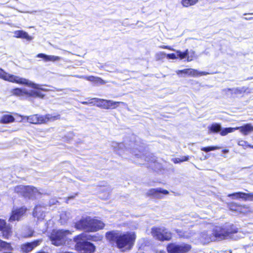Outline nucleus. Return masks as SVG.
<instances>
[{"mask_svg":"<svg viewBox=\"0 0 253 253\" xmlns=\"http://www.w3.org/2000/svg\"><path fill=\"white\" fill-rule=\"evenodd\" d=\"M107 239L110 242H115L117 247L122 251L129 250L133 246L136 235L134 232H127L124 234H119L114 231L107 232Z\"/></svg>","mask_w":253,"mask_h":253,"instance_id":"nucleus-1","label":"nucleus"},{"mask_svg":"<svg viewBox=\"0 0 253 253\" xmlns=\"http://www.w3.org/2000/svg\"><path fill=\"white\" fill-rule=\"evenodd\" d=\"M237 232V228L231 227L229 229L226 227L215 226L212 230L202 232L201 236L205 242L209 243L217 240H223L230 237L231 234Z\"/></svg>","mask_w":253,"mask_h":253,"instance_id":"nucleus-2","label":"nucleus"},{"mask_svg":"<svg viewBox=\"0 0 253 253\" xmlns=\"http://www.w3.org/2000/svg\"><path fill=\"white\" fill-rule=\"evenodd\" d=\"M104 226V224L102 221L89 216L82 218L75 225L76 229L87 232H95L102 229Z\"/></svg>","mask_w":253,"mask_h":253,"instance_id":"nucleus-3","label":"nucleus"},{"mask_svg":"<svg viewBox=\"0 0 253 253\" xmlns=\"http://www.w3.org/2000/svg\"><path fill=\"white\" fill-rule=\"evenodd\" d=\"M20 117L21 120L20 122L26 121L33 124H42L58 120L60 119V115L53 116L51 114L45 115L35 114L29 116H20Z\"/></svg>","mask_w":253,"mask_h":253,"instance_id":"nucleus-4","label":"nucleus"},{"mask_svg":"<svg viewBox=\"0 0 253 253\" xmlns=\"http://www.w3.org/2000/svg\"><path fill=\"white\" fill-rule=\"evenodd\" d=\"M0 79L18 84L26 85L31 87H38V85L25 78L9 74L0 68Z\"/></svg>","mask_w":253,"mask_h":253,"instance_id":"nucleus-5","label":"nucleus"},{"mask_svg":"<svg viewBox=\"0 0 253 253\" xmlns=\"http://www.w3.org/2000/svg\"><path fill=\"white\" fill-rule=\"evenodd\" d=\"M85 236L82 234L76 236L74 240L76 243V248L82 253H93L95 250L94 245L89 242L85 241Z\"/></svg>","mask_w":253,"mask_h":253,"instance_id":"nucleus-6","label":"nucleus"},{"mask_svg":"<svg viewBox=\"0 0 253 253\" xmlns=\"http://www.w3.org/2000/svg\"><path fill=\"white\" fill-rule=\"evenodd\" d=\"M71 234L68 230H53L51 233L50 239L53 245L56 246L63 245L67 240V237Z\"/></svg>","mask_w":253,"mask_h":253,"instance_id":"nucleus-7","label":"nucleus"},{"mask_svg":"<svg viewBox=\"0 0 253 253\" xmlns=\"http://www.w3.org/2000/svg\"><path fill=\"white\" fill-rule=\"evenodd\" d=\"M167 251L169 253H185L189 252L191 247L185 244H177L176 243L169 244L167 246Z\"/></svg>","mask_w":253,"mask_h":253,"instance_id":"nucleus-8","label":"nucleus"},{"mask_svg":"<svg viewBox=\"0 0 253 253\" xmlns=\"http://www.w3.org/2000/svg\"><path fill=\"white\" fill-rule=\"evenodd\" d=\"M151 233L154 238L160 241H168L171 238V233L164 227L153 228L152 229Z\"/></svg>","mask_w":253,"mask_h":253,"instance_id":"nucleus-9","label":"nucleus"},{"mask_svg":"<svg viewBox=\"0 0 253 253\" xmlns=\"http://www.w3.org/2000/svg\"><path fill=\"white\" fill-rule=\"evenodd\" d=\"M42 239L35 240L32 242H28L21 245L20 249L22 253H29L34 249L41 244Z\"/></svg>","mask_w":253,"mask_h":253,"instance_id":"nucleus-10","label":"nucleus"},{"mask_svg":"<svg viewBox=\"0 0 253 253\" xmlns=\"http://www.w3.org/2000/svg\"><path fill=\"white\" fill-rule=\"evenodd\" d=\"M168 194V191L160 188L151 189L147 192L148 196H151L157 199H162L163 198L164 195H167Z\"/></svg>","mask_w":253,"mask_h":253,"instance_id":"nucleus-11","label":"nucleus"},{"mask_svg":"<svg viewBox=\"0 0 253 253\" xmlns=\"http://www.w3.org/2000/svg\"><path fill=\"white\" fill-rule=\"evenodd\" d=\"M176 73L178 75L181 73H182L192 77H197L199 76H204L209 74V73L208 72H199L197 70L191 68L185 69L182 70H178L176 71Z\"/></svg>","mask_w":253,"mask_h":253,"instance_id":"nucleus-12","label":"nucleus"},{"mask_svg":"<svg viewBox=\"0 0 253 253\" xmlns=\"http://www.w3.org/2000/svg\"><path fill=\"white\" fill-rule=\"evenodd\" d=\"M228 197L232 199H242L245 201H253V193H245L243 192H236L228 195Z\"/></svg>","mask_w":253,"mask_h":253,"instance_id":"nucleus-13","label":"nucleus"},{"mask_svg":"<svg viewBox=\"0 0 253 253\" xmlns=\"http://www.w3.org/2000/svg\"><path fill=\"white\" fill-rule=\"evenodd\" d=\"M26 211V209L24 207L13 210L9 220L10 222L19 220L21 217L25 214Z\"/></svg>","mask_w":253,"mask_h":253,"instance_id":"nucleus-14","label":"nucleus"},{"mask_svg":"<svg viewBox=\"0 0 253 253\" xmlns=\"http://www.w3.org/2000/svg\"><path fill=\"white\" fill-rule=\"evenodd\" d=\"M112 147L114 149L115 151L117 152L119 155H122L123 152L125 151H130L131 153L134 152L131 150V148L125 146L124 143H118L113 142L112 144Z\"/></svg>","mask_w":253,"mask_h":253,"instance_id":"nucleus-15","label":"nucleus"},{"mask_svg":"<svg viewBox=\"0 0 253 253\" xmlns=\"http://www.w3.org/2000/svg\"><path fill=\"white\" fill-rule=\"evenodd\" d=\"M0 230L2 231V236L5 239H8L10 235L11 228L6 224L4 220L0 219Z\"/></svg>","mask_w":253,"mask_h":253,"instance_id":"nucleus-16","label":"nucleus"},{"mask_svg":"<svg viewBox=\"0 0 253 253\" xmlns=\"http://www.w3.org/2000/svg\"><path fill=\"white\" fill-rule=\"evenodd\" d=\"M45 208L44 206L37 205L34 209L33 215L38 219H43L45 216Z\"/></svg>","mask_w":253,"mask_h":253,"instance_id":"nucleus-17","label":"nucleus"},{"mask_svg":"<svg viewBox=\"0 0 253 253\" xmlns=\"http://www.w3.org/2000/svg\"><path fill=\"white\" fill-rule=\"evenodd\" d=\"M26 187L27 188L26 190L25 191L23 196L25 197L31 198L33 197H36L40 194V192H39L38 190L33 186H26Z\"/></svg>","mask_w":253,"mask_h":253,"instance_id":"nucleus-18","label":"nucleus"},{"mask_svg":"<svg viewBox=\"0 0 253 253\" xmlns=\"http://www.w3.org/2000/svg\"><path fill=\"white\" fill-rule=\"evenodd\" d=\"M26 187L27 188L26 190L25 191L23 196L25 197L31 198L33 197H36L40 194V192H39L38 190L33 186H26Z\"/></svg>","mask_w":253,"mask_h":253,"instance_id":"nucleus-19","label":"nucleus"},{"mask_svg":"<svg viewBox=\"0 0 253 253\" xmlns=\"http://www.w3.org/2000/svg\"><path fill=\"white\" fill-rule=\"evenodd\" d=\"M37 85H38V87H34L35 89H37V90H31L29 92V96H33V97H38L40 98H42L44 95L43 94L40 90L45 91H48L49 89L46 88H42L41 87V85L37 84ZM34 88V87H32Z\"/></svg>","mask_w":253,"mask_h":253,"instance_id":"nucleus-20","label":"nucleus"},{"mask_svg":"<svg viewBox=\"0 0 253 253\" xmlns=\"http://www.w3.org/2000/svg\"><path fill=\"white\" fill-rule=\"evenodd\" d=\"M236 130L239 129L244 135H247L253 132V126L251 124H247L240 127H236Z\"/></svg>","mask_w":253,"mask_h":253,"instance_id":"nucleus-21","label":"nucleus"},{"mask_svg":"<svg viewBox=\"0 0 253 253\" xmlns=\"http://www.w3.org/2000/svg\"><path fill=\"white\" fill-rule=\"evenodd\" d=\"M38 58H42L45 62L48 61H56L60 59V57L54 55H47L43 53H39L37 55Z\"/></svg>","mask_w":253,"mask_h":253,"instance_id":"nucleus-22","label":"nucleus"},{"mask_svg":"<svg viewBox=\"0 0 253 253\" xmlns=\"http://www.w3.org/2000/svg\"><path fill=\"white\" fill-rule=\"evenodd\" d=\"M14 36L17 38L24 39L29 41L33 39V38L30 36L27 32L22 30L15 31L14 32Z\"/></svg>","mask_w":253,"mask_h":253,"instance_id":"nucleus-23","label":"nucleus"},{"mask_svg":"<svg viewBox=\"0 0 253 253\" xmlns=\"http://www.w3.org/2000/svg\"><path fill=\"white\" fill-rule=\"evenodd\" d=\"M77 77L78 78H84V79H85L87 81L99 83L102 84H105V82L103 80H102L101 78H100L99 77H96L94 76H88V77L77 76Z\"/></svg>","mask_w":253,"mask_h":253,"instance_id":"nucleus-24","label":"nucleus"},{"mask_svg":"<svg viewBox=\"0 0 253 253\" xmlns=\"http://www.w3.org/2000/svg\"><path fill=\"white\" fill-rule=\"evenodd\" d=\"M209 133H217L221 130V126L220 124L217 123L212 124L211 126H208Z\"/></svg>","mask_w":253,"mask_h":253,"instance_id":"nucleus-25","label":"nucleus"},{"mask_svg":"<svg viewBox=\"0 0 253 253\" xmlns=\"http://www.w3.org/2000/svg\"><path fill=\"white\" fill-rule=\"evenodd\" d=\"M107 100H108L96 98L95 105L98 107L106 109Z\"/></svg>","mask_w":253,"mask_h":253,"instance_id":"nucleus-26","label":"nucleus"},{"mask_svg":"<svg viewBox=\"0 0 253 253\" xmlns=\"http://www.w3.org/2000/svg\"><path fill=\"white\" fill-rule=\"evenodd\" d=\"M12 93L14 95L19 96H24L26 95L29 96V92L25 89L15 88L13 90Z\"/></svg>","mask_w":253,"mask_h":253,"instance_id":"nucleus-27","label":"nucleus"},{"mask_svg":"<svg viewBox=\"0 0 253 253\" xmlns=\"http://www.w3.org/2000/svg\"><path fill=\"white\" fill-rule=\"evenodd\" d=\"M120 104H124V103L123 102H117L111 100H108L106 109H115Z\"/></svg>","mask_w":253,"mask_h":253,"instance_id":"nucleus-28","label":"nucleus"},{"mask_svg":"<svg viewBox=\"0 0 253 253\" xmlns=\"http://www.w3.org/2000/svg\"><path fill=\"white\" fill-rule=\"evenodd\" d=\"M15 120L14 118L10 115H3L0 120V122L3 124H8L13 122Z\"/></svg>","mask_w":253,"mask_h":253,"instance_id":"nucleus-29","label":"nucleus"},{"mask_svg":"<svg viewBox=\"0 0 253 253\" xmlns=\"http://www.w3.org/2000/svg\"><path fill=\"white\" fill-rule=\"evenodd\" d=\"M198 1V0H181V3L184 7H188L195 5Z\"/></svg>","mask_w":253,"mask_h":253,"instance_id":"nucleus-30","label":"nucleus"},{"mask_svg":"<svg viewBox=\"0 0 253 253\" xmlns=\"http://www.w3.org/2000/svg\"><path fill=\"white\" fill-rule=\"evenodd\" d=\"M70 218V213L66 211H63L60 215V221L62 224L65 223Z\"/></svg>","mask_w":253,"mask_h":253,"instance_id":"nucleus-31","label":"nucleus"},{"mask_svg":"<svg viewBox=\"0 0 253 253\" xmlns=\"http://www.w3.org/2000/svg\"><path fill=\"white\" fill-rule=\"evenodd\" d=\"M222 91L226 94H228V92H230V94H233V93L238 94L239 92V89L237 88H227L223 89Z\"/></svg>","mask_w":253,"mask_h":253,"instance_id":"nucleus-32","label":"nucleus"},{"mask_svg":"<svg viewBox=\"0 0 253 253\" xmlns=\"http://www.w3.org/2000/svg\"><path fill=\"white\" fill-rule=\"evenodd\" d=\"M236 130V127H227L225 128L224 129L221 128V130H220V134L222 136H225L227 135L228 133L232 132Z\"/></svg>","mask_w":253,"mask_h":253,"instance_id":"nucleus-33","label":"nucleus"},{"mask_svg":"<svg viewBox=\"0 0 253 253\" xmlns=\"http://www.w3.org/2000/svg\"><path fill=\"white\" fill-rule=\"evenodd\" d=\"M0 247L6 251H10L12 250V248L9 243L1 240H0Z\"/></svg>","mask_w":253,"mask_h":253,"instance_id":"nucleus-34","label":"nucleus"},{"mask_svg":"<svg viewBox=\"0 0 253 253\" xmlns=\"http://www.w3.org/2000/svg\"><path fill=\"white\" fill-rule=\"evenodd\" d=\"M26 186L19 185L15 187L14 190L15 192L24 196V192L26 190Z\"/></svg>","mask_w":253,"mask_h":253,"instance_id":"nucleus-35","label":"nucleus"},{"mask_svg":"<svg viewBox=\"0 0 253 253\" xmlns=\"http://www.w3.org/2000/svg\"><path fill=\"white\" fill-rule=\"evenodd\" d=\"M189 160L188 156H181L180 158H175L172 159V161L174 163H179L185 161H187Z\"/></svg>","mask_w":253,"mask_h":253,"instance_id":"nucleus-36","label":"nucleus"},{"mask_svg":"<svg viewBox=\"0 0 253 253\" xmlns=\"http://www.w3.org/2000/svg\"><path fill=\"white\" fill-rule=\"evenodd\" d=\"M177 56L179 57L180 59H183L185 58H187L188 55V50L186 49L184 52L180 51V50L176 51Z\"/></svg>","mask_w":253,"mask_h":253,"instance_id":"nucleus-37","label":"nucleus"},{"mask_svg":"<svg viewBox=\"0 0 253 253\" xmlns=\"http://www.w3.org/2000/svg\"><path fill=\"white\" fill-rule=\"evenodd\" d=\"M220 148V147L218 146H209L207 147H202L201 148V150L205 151L206 152H208L211 151H213L217 149H219Z\"/></svg>","mask_w":253,"mask_h":253,"instance_id":"nucleus-38","label":"nucleus"},{"mask_svg":"<svg viewBox=\"0 0 253 253\" xmlns=\"http://www.w3.org/2000/svg\"><path fill=\"white\" fill-rule=\"evenodd\" d=\"M195 57V52L192 50H188V55L187 56V61L188 62L191 61Z\"/></svg>","mask_w":253,"mask_h":253,"instance_id":"nucleus-39","label":"nucleus"},{"mask_svg":"<svg viewBox=\"0 0 253 253\" xmlns=\"http://www.w3.org/2000/svg\"><path fill=\"white\" fill-rule=\"evenodd\" d=\"M162 56H166L167 58L168 59H174L176 58V55L174 53H170V54H166L164 52H161L159 53Z\"/></svg>","mask_w":253,"mask_h":253,"instance_id":"nucleus-40","label":"nucleus"},{"mask_svg":"<svg viewBox=\"0 0 253 253\" xmlns=\"http://www.w3.org/2000/svg\"><path fill=\"white\" fill-rule=\"evenodd\" d=\"M96 98L90 99L88 101H83L81 103L84 105L93 104L95 105Z\"/></svg>","mask_w":253,"mask_h":253,"instance_id":"nucleus-41","label":"nucleus"},{"mask_svg":"<svg viewBox=\"0 0 253 253\" xmlns=\"http://www.w3.org/2000/svg\"><path fill=\"white\" fill-rule=\"evenodd\" d=\"M102 239V237L100 236H89V237L87 238V239L93 241H100Z\"/></svg>","mask_w":253,"mask_h":253,"instance_id":"nucleus-42","label":"nucleus"},{"mask_svg":"<svg viewBox=\"0 0 253 253\" xmlns=\"http://www.w3.org/2000/svg\"><path fill=\"white\" fill-rule=\"evenodd\" d=\"M177 233L181 238H189L190 237V235L186 234L185 233H184L181 231L177 230Z\"/></svg>","mask_w":253,"mask_h":253,"instance_id":"nucleus-43","label":"nucleus"},{"mask_svg":"<svg viewBox=\"0 0 253 253\" xmlns=\"http://www.w3.org/2000/svg\"><path fill=\"white\" fill-rule=\"evenodd\" d=\"M238 144L241 146H249L248 144V142L247 141L241 140H239L238 142Z\"/></svg>","mask_w":253,"mask_h":253,"instance_id":"nucleus-44","label":"nucleus"},{"mask_svg":"<svg viewBox=\"0 0 253 253\" xmlns=\"http://www.w3.org/2000/svg\"><path fill=\"white\" fill-rule=\"evenodd\" d=\"M29 232H30V233L28 234V235H25L24 236L25 237H27V238L31 237L33 236L34 231L31 229H30Z\"/></svg>","mask_w":253,"mask_h":253,"instance_id":"nucleus-45","label":"nucleus"},{"mask_svg":"<svg viewBox=\"0 0 253 253\" xmlns=\"http://www.w3.org/2000/svg\"><path fill=\"white\" fill-rule=\"evenodd\" d=\"M160 48L163 49H168L170 50H174L173 49L171 48L170 46L167 45H162L160 46Z\"/></svg>","mask_w":253,"mask_h":253,"instance_id":"nucleus-46","label":"nucleus"},{"mask_svg":"<svg viewBox=\"0 0 253 253\" xmlns=\"http://www.w3.org/2000/svg\"><path fill=\"white\" fill-rule=\"evenodd\" d=\"M244 18L246 20H250L253 19V17H244Z\"/></svg>","mask_w":253,"mask_h":253,"instance_id":"nucleus-47","label":"nucleus"},{"mask_svg":"<svg viewBox=\"0 0 253 253\" xmlns=\"http://www.w3.org/2000/svg\"><path fill=\"white\" fill-rule=\"evenodd\" d=\"M75 197V196H70V197H69L68 199H73L74 198V197Z\"/></svg>","mask_w":253,"mask_h":253,"instance_id":"nucleus-48","label":"nucleus"},{"mask_svg":"<svg viewBox=\"0 0 253 253\" xmlns=\"http://www.w3.org/2000/svg\"><path fill=\"white\" fill-rule=\"evenodd\" d=\"M228 152V150H224L223 151V152H224V153H227Z\"/></svg>","mask_w":253,"mask_h":253,"instance_id":"nucleus-49","label":"nucleus"},{"mask_svg":"<svg viewBox=\"0 0 253 253\" xmlns=\"http://www.w3.org/2000/svg\"><path fill=\"white\" fill-rule=\"evenodd\" d=\"M36 11H33V12H31V13H33L34 12H35Z\"/></svg>","mask_w":253,"mask_h":253,"instance_id":"nucleus-50","label":"nucleus"},{"mask_svg":"<svg viewBox=\"0 0 253 253\" xmlns=\"http://www.w3.org/2000/svg\"><path fill=\"white\" fill-rule=\"evenodd\" d=\"M248 14L245 13L244 15H247Z\"/></svg>","mask_w":253,"mask_h":253,"instance_id":"nucleus-51","label":"nucleus"}]
</instances>
